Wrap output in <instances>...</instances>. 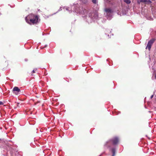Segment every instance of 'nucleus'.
Wrapping results in <instances>:
<instances>
[{
	"instance_id": "f03ea898",
	"label": "nucleus",
	"mask_w": 156,
	"mask_h": 156,
	"mask_svg": "<svg viewBox=\"0 0 156 156\" xmlns=\"http://www.w3.org/2000/svg\"><path fill=\"white\" fill-rule=\"evenodd\" d=\"M119 141V139L117 137H115L110 140L106 142V146L107 147L108 146V144L110 143H112L113 144L116 145L117 144Z\"/></svg>"
},
{
	"instance_id": "423d86ee",
	"label": "nucleus",
	"mask_w": 156,
	"mask_h": 156,
	"mask_svg": "<svg viewBox=\"0 0 156 156\" xmlns=\"http://www.w3.org/2000/svg\"><path fill=\"white\" fill-rule=\"evenodd\" d=\"M124 1L127 4H129L131 2L130 0H124Z\"/></svg>"
},
{
	"instance_id": "2eb2a0df",
	"label": "nucleus",
	"mask_w": 156,
	"mask_h": 156,
	"mask_svg": "<svg viewBox=\"0 0 156 156\" xmlns=\"http://www.w3.org/2000/svg\"><path fill=\"white\" fill-rule=\"evenodd\" d=\"M153 95H152V96H151V98H153Z\"/></svg>"
},
{
	"instance_id": "4468645a",
	"label": "nucleus",
	"mask_w": 156,
	"mask_h": 156,
	"mask_svg": "<svg viewBox=\"0 0 156 156\" xmlns=\"http://www.w3.org/2000/svg\"><path fill=\"white\" fill-rule=\"evenodd\" d=\"M33 73H35V70H33L32 72Z\"/></svg>"
},
{
	"instance_id": "20e7f679",
	"label": "nucleus",
	"mask_w": 156,
	"mask_h": 156,
	"mask_svg": "<svg viewBox=\"0 0 156 156\" xmlns=\"http://www.w3.org/2000/svg\"><path fill=\"white\" fill-rule=\"evenodd\" d=\"M13 91L16 92H15V93L17 95L18 94H19V93L20 92V90L18 87H15L13 89Z\"/></svg>"
},
{
	"instance_id": "39448f33",
	"label": "nucleus",
	"mask_w": 156,
	"mask_h": 156,
	"mask_svg": "<svg viewBox=\"0 0 156 156\" xmlns=\"http://www.w3.org/2000/svg\"><path fill=\"white\" fill-rule=\"evenodd\" d=\"M112 156H115V148H112Z\"/></svg>"
},
{
	"instance_id": "f257e3e1",
	"label": "nucleus",
	"mask_w": 156,
	"mask_h": 156,
	"mask_svg": "<svg viewBox=\"0 0 156 156\" xmlns=\"http://www.w3.org/2000/svg\"><path fill=\"white\" fill-rule=\"evenodd\" d=\"M29 20H28L26 17L25 20L26 21L30 24H36L39 21V18L36 15L31 14L29 16Z\"/></svg>"
},
{
	"instance_id": "dca6fc26",
	"label": "nucleus",
	"mask_w": 156,
	"mask_h": 156,
	"mask_svg": "<svg viewBox=\"0 0 156 156\" xmlns=\"http://www.w3.org/2000/svg\"><path fill=\"white\" fill-rule=\"evenodd\" d=\"M155 78H156V75H155Z\"/></svg>"
},
{
	"instance_id": "9b49d317",
	"label": "nucleus",
	"mask_w": 156,
	"mask_h": 156,
	"mask_svg": "<svg viewBox=\"0 0 156 156\" xmlns=\"http://www.w3.org/2000/svg\"><path fill=\"white\" fill-rule=\"evenodd\" d=\"M146 1V2H147L148 3H151L152 2L150 0H147Z\"/></svg>"
},
{
	"instance_id": "6e6552de",
	"label": "nucleus",
	"mask_w": 156,
	"mask_h": 156,
	"mask_svg": "<svg viewBox=\"0 0 156 156\" xmlns=\"http://www.w3.org/2000/svg\"><path fill=\"white\" fill-rule=\"evenodd\" d=\"M81 1L84 4L87 3V0H81Z\"/></svg>"
},
{
	"instance_id": "f8f14e48",
	"label": "nucleus",
	"mask_w": 156,
	"mask_h": 156,
	"mask_svg": "<svg viewBox=\"0 0 156 156\" xmlns=\"http://www.w3.org/2000/svg\"><path fill=\"white\" fill-rule=\"evenodd\" d=\"M140 0H137V3L139 4H140V3H141V2H140Z\"/></svg>"
},
{
	"instance_id": "9d476101",
	"label": "nucleus",
	"mask_w": 156,
	"mask_h": 156,
	"mask_svg": "<svg viewBox=\"0 0 156 156\" xmlns=\"http://www.w3.org/2000/svg\"><path fill=\"white\" fill-rule=\"evenodd\" d=\"M92 1L94 4H96L97 3L96 0H92Z\"/></svg>"
},
{
	"instance_id": "1a4fd4ad",
	"label": "nucleus",
	"mask_w": 156,
	"mask_h": 156,
	"mask_svg": "<svg viewBox=\"0 0 156 156\" xmlns=\"http://www.w3.org/2000/svg\"><path fill=\"white\" fill-rule=\"evenodd\" d=\"M147 0H140V2H146Z\"/></svg>"
},
{
	"instance_id": "0eeeda50",
	"label": "nucleus",
	"mask_w": 156,
	"mask_h": 156,
	"mask_svg": "<svg viewBox=\"0 0 156 156\" xmlns=\"http://www.w3.org/2000/svg\"><path fill=\"white\" fill-rule=\"evenodd\" d=\"M106 12L108 13H110L111 12V10L110 9H107L105 10Z\"/></svg>"
},
{
	"instance_id": "ddd939ff",
	"label": "nucleus",
	"mask_w": 156,
	"mask_h": 156,
	"mask_svg": "<svg viewBox=\"0 0 156 156\" xmlns=\"http://www.w3.org/2000/svg\"><path fill=\"white\" fill-rule=\"evenodd\" d=\"M3 104V103L1 101H0V105H2Z\"/></svg>"
},
{
	"instance_id": "7ed1b4c3",
	"label": "nucleus",
	"mask_w": 156,
	"mask_h": 156,
	"mask_svg": "<svg viewBox=\"0 0 156 156\" xmlns=\"http://www.w3.org/2000/svg\"><path fill=\"white\" fill-rule=\"evenodd\" d=\"M155 41V39H152L150 40L147 44V45L146 47V49H148V50L150 51L151 49V47L153 44V43H154Z\"/></svg>"
}]
</instances>
